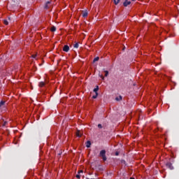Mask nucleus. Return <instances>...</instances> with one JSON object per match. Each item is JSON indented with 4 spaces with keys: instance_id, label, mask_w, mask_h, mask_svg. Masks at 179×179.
I'll return each instance as SVG.
<instances>
[{
    "instance_id": "obj_1",
    "label": "nucleus",
    "mask_w": 179,
    "mask_h": 179,
    "mask_svg": "<svg viewBox=\"0 0 179 179\" xmlns=\"http://www.w3.org/2000/svg\"><path fill=\"white\" fill-rule=\"evenodd\" d=\"M99 157H101L102 160H103L104 162L107 161V157L106 156V150H102L100 151Z\"/></svg>"
},
{
    "instance_id": "obj_2",
    "label": "nucleus",
    "mask_w": 179,
    "mask_h": 179,
    "mask_svg": "<svg viewBox=\"0 0 179 179\" xmlns=\"http://www.w3.org/2000/svg\"><path fill=\"white\" fill-rule=\"evenodd\" d=\"M166 166L167 169H169V170H174V166H173V164H171V162H166Z\"/></svg>"
},
{
    "instance_id": "obj_3",
    "label": "nucleus",
    "mask_w": 179,
    "mask_h": 179,
    "mask_svg": "<svg viewBox=\"0 0 179 179\" xmlns=\"http://www.w3.org/2000/svg\"><path fill=\"white\" fill-rule=\"evenodd\" d=\"M128 5H131V1L125 0V1L123 3V6L127 7Z\"/></svg>"
},
{
    "instance_id": "obj_4",
    "label": "nucleus",
    "mask_w": 179,
    "mask_h": 179,
    "mask_svg": "<svg viewBox=\"0 0 179 179\" xmlns=\"http://www.w3.org/2000/svg\"><path fill=\"white\" fill-rule=\"evenodd\" d=\"M63 51H64V52H68V51H69V47L68 46V45H65L64 46Z\"/></svg>"
},
{
    "instance_id": "obj_5",
    "label": "nucleus",
    "mask_w": 179,
    "mask_h": 179,
    "mask_svg": "<svg viewBox=\"0 0 179 179\" xmlns=\"http://www.w3.org/2000/svg\"><path fill=\"white\" fill-rule=\"evenodd\" d=\"M80 174H83V170H80L78 172V174L76 176V178H80Z\"/></svg>"
},
{
    "instance_id": "obj_6",
    "label": "nucleus",
    "mask_w": 179,
    "mask_h": 179,
    "mask_svg": "<svg viewBox=\"0 0 179 179\" xmlns=\"http://www.w3.org/2000/svg\"><path fill=\"white\" fill-rule=\"evenodd\" d=\"M51 3V1H47L45 5V9H49L50 7L48 6V5H50Z\"/></svg>"
},
{
    "instance_id": "obj_7",
    "label": "nucleus",
    "mask_w": 179,
    "mask_h": 179,
    "mask_svg": "<svg viewBox=\"0 0 179 179\" xmlns=\"http://www.w3.org/2000/svg\"><path fill=\"white\" fill-rule=\"evenodd\" d=\"M87 11H83V17H87Z\"/></svg>"
},
{
    "instance_id": "obj_8",
    "label": "nucleus",
    "mask_w": 179,
    "mask_h": 179,
    "mask_svg": "<svg viewBox=\"0 0 179 179\" xmlns=\"http://www.w3.org/2000/svg\"><path fill=\"white\" fill-rule=\"evenodd\" d=\"M90 146H92V143L90 142V141H87L86 147L87 148H90Z\"/></svg>"
},
{
    "instance_id": "obj_9",
    "label": "nucleus",
    "mask_w": 179,
    "mask_h": 179,
    "mask_svg": "<svg viewBox=\"0 0 179 179\" xmlns=\"http://www.w3.org/2000/svg\"><path fill=\"white\" fill-rule=\"evenodd\" d=\"M45 85V83L44 82H41L39 83V87H44V86Z\"/></svg>"
},
{
    "instance_id": "obj_10",
    "label": "nucleus",
    "mask_w": 179,
    "mask_h": 179,
    "mask_svg": "<svg viewBox=\"0 0 179 179\" xmlns=\"http://www.w3.org/2000/svg\"><path fill=\"white\" fill-rule=\"evenodd\" d=\"M115 100H116V101H121V100H122V96H119L115 98Z\"/></svg>"
},
{
    "instance_id": "obj_11",
    "label": "nucleus",
    "mask_w": 179,
    "mask_h": 179,
    "mask_svg": "<svg viewBox=\"0 0 179 179\" xmlns=\"http://www.w3.org/2000/svg\"><path fill=\"white\" fill-rule=\"evenodd\" d=\"M120 1H121V0H113L115 5H118Z\"/></svg>"
},
{
    "instance_id": "obj_12",
    "label": "nucleus",
    "mask_w": 179,
    "mask_h": 179,
    "mask_svg": "<svg viewBox=\"0 0 179 179\" xmlns=\"http://www.w3.org/2000/svg\"><path fill=\"white\" fill-rule=\"evenodd\" d=\"M50 31H57V27H55V26L52 27L50 28Z\"/></svg>"
},
{
    "instance_id": "obj_13",
    "label": "nucleus",
    "mask_w": 179,
    "mask_h": 179,
    "mask_svg": "<svg viewBox=\"0 0 179 179\" xmlns=\"http://www.w3.org/2000/svg\"><path fill=\"white\" fill-rule=\"evenodd\" d=\"M94 92L97 94V92H99V86H96V87L94 89Z\"/></svg>"
},
{
    "instance_id": "obj_14",
    "label": "nucleus",
    "mask_w": 179,
    "mask_h": 179,
    "mask_svg": "<svg viewBox=\"0 0 179 179\" xmlns=\"http://www.w3.org/2000/svg\"><path fill=\"white\" fill-rule=\"evenodd\" d=\"M76 136H78V138H80L82 136V134H80V131H78L76 133Z\"/></svg>"
},
{
    "instance_id": "obj_15",
    "label": "nucleus",
    "mask_w": 179,
    "mask_h": 179,
    "mask_svg": "<svg viewBox=\"0 0 179 179\" xmlns=\"http://www.w3.org/2000/svg\"><path fill=\"white\" fill-rule=\"evenodd\" d=\"M99 59H100V57H95V58L94 59L93 62H97V61H99Z\"/></svg>"
},
{
    "instance_id": "obj_16",
    "label": "nucleus",
    "mask_w": 179,
    "mask_h": 179,
    "mask_svg": "<svg viewBox=\"0 0 179 179\" xmlns=\"http://www.w3.org/2000/svg\"><path fill=\"white\" fill-rule=\"evenodd\" d=\"M3 23H4V24H6V26H8L9 24V22L6 20H3Z\"/></svg>"
},
{
    "instance_id": "obj_17",
    "label": "nucleus",
    "mask_w": 179,
    "mask_h": 179,
    "mask_svg": "<svg viewBox=\"0 0 179 179\" xmlns=\"http://www.w3.org/2000/svg\"><path fill=\"white\" fill-rule=\"evenodd\" d=\"M74 48H79V43H76L74 44Z\"/></svg>"
},
{
    "instance_id": "obj_18",
    "label": "nucleus",
    "mask_w": 179,
    "mask_h": 179,
    "mask_svg": "<svg viewBox=\"0 0 179 179\" xmlns=\"http://www.w3.org/2000/svg\"><path fill=\"white\" fill-rule=\"evenodd\" d=\"M97 96H99V93H96L95 95L92 96V99H97Z\"/></svg>"
},
{
    "instance_id": "obj_19",
    "label": "nucleus",
    "mask_w": 179,
    "mask_h": 179,
    "mask_svg": "<svg viewBox=\"0 0 179 179\" xmlns=\"http://www.w3.org/2000/svg\"><path fill=\"white\" fill-rule=\"evenodd\" d=\"M4 104H5V101H1L0 102V107H2V106H3Z\"/></svg>"
},
{
    "instance_id": "obj_20",
    "label": "nucleus",
    "mask_w": 179,
    "mask_h": 179,
    "mask_svg": "<svg viewBox=\"0 0 179 179\" xmlns=\"http://www.w3.org/2000/svg\"><path fill=\"white\" fill-rule=\"evenodd\" d=\"M105 76L107 77L108 76V71H105Z\"/></svg>"
},
{
    "instance_id": "obj_21",
    "label": "nucleus",
    "mask_w": 179,
    "mask_h": 179,
    "mask_svg": "<svg viewBox=\"0 0 179 179\" xmlns=\"http://www.w3.org/2000/svg\"><path fill=\"white\" fill-rule=\"evenodd\" d=\"M98 128H99V129L103 128V126L101 125V124H98Z\"/></svg>"
},
{
    "instance_id": "obj_22",
    "label": "nucleus",
    "mask_w": 179,
    "mask_h": 179,
    "mask_svg": "<svg viewBox=\"0 0 179 179\" xmlns=\"http://www.w3.org/2000/svg\"><path fill=\"white\" fill-rule=\"evenodd\" d=\"M36 57H37V55H32V58H36Z\"/></svg>"
},
{
    "instance_id": "obj_23",
    "label": "nucleus",
    "mask_w": 179,
    "mask_h": 179,
    "mask_svg": "<svg viewBox=\"0 0 179 179\" xmlns=\"http://www.w3.org/2000/svg\"><path fill=\"white\" fill-rule=\"evenodd\" d=\"M100 77L101 78V79H102L103 80H104V76H100Z\"/></svg>"
},
{
    "instance_id": "obj_24",
    "label": "nucleus",
    "mask_w": 179,
    "mask_h": 179,
    "mask_svg": "<svg viewBox=\"0 0 179 179\" xmlns=\"http://www.w3.org/2000/svg\"><path fill=\"white\" fill-rule=\"evenodd\" d=\"M6 124H7V122H4L3 125H4V126L6 125Z\"/></svg>"
},
{
    "instance_id": "obj_25",
    "label": "nucleus",
    "mask_w": 179,
    "mask_h": 179,
    "mask_svg": "<svg viewBox=\"0 0 179 179\" xmlns=\"http://www.w3.org/2000/svg\"><path fill=\"white\" fill-rule=\"evenodd\" d=\"M115 155H116V156H118V152H115Z\"/></svg>"
},
{
    "instance_id": "obj_26",
    "label": "nucleus",
    "mask_w": 179,
    "mask_h": 179,
    "mask_svg": "<svg viewBox=\"0 0 179 179\" xmlns=\"http://www.w3.org/2000/svg\"><path fill=\"white\" fill-rule=\"evenodd\" d=\"M62 155V152L59 153V155Z\"/></svg>"
},
{
    "instance_id": "obj_27",
    "label": "nucleus",
    "mask_w": 179,
    "mask_h": 179,
    "mask_svg": "<svg viewBox=\"0 0 179 179\" xmlns=\"http://www.w3.org/2000/svg\"><path fill=\"white\" fill-rule=\"evenodd\" d=\"M130 179H135V178H130Z\"/></svg>"
},
{
    "instance_id": "obj_28",
    "label": "nucleus",
    "mask_w": 179,
    "mask_h": 179,
    "mask_svg": "<svg viewBox=\"0 0 179 179\" xmlns=\"http://www.w3.org/2000/svg\"><path fill=\"white\" fill-rule=\"evenodd\" d=\"M132 1H135V0H132Z\"/></svg>"
}]
</instances>
